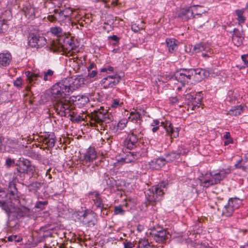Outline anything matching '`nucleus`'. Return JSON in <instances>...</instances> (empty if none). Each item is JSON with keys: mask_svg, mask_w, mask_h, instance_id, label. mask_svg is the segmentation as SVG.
Segmentation results:
<instances>
[{"mask_svg": "<svg viewBox=\"0 0 248 248\" xmlns=\"http://www.w3.org/2000/svg\"><path fill=\"white\" fill-rule=\"evenodd\" d=\"M8 195L4 191H0V207L9 216L10 214L18 212L19 208L17 206L20 204V193L17 191L16 184L12 181L9 183Z\"/></svg>", "mask_w": 248, "mask_h": 248, "instance_id": "nucleus-1", "label": "nucleus"}, {"mask_svg": "<svg viewBox=\"0 0 248 248\" xmlns=\"http://www.w3.org/2000/svg\"><path fill=\"white\" fill-rule=\"evenodd\" d=\"M232 171V167L228 166L216 171L206 173L202 178L200 179L201 186L207 188L219 184L231 173Z\"/></svg>", "mask_w": 248, "mask_h": 248, "instance_id": "nucleus-2", "label": "nucleus"}, {"mask_svg": "<svg viewBox=\"0 0 248 248\" xmlns=\"http://www.w3.org/2000/svg\"><path fill=\"white\" fill-rule=\"evenodd\" d=\"M111 121L108 110L103 107L95 109L91 114L90 124L97 129L104 130L106 124Z\"/></svg>", "mask_w": 248, "mask_h": 248, "instance_id": "nucleus-3", "label": "nucleus"}, {"mask_svg": "<svg viewBox=\"0 0 248 248\" xmlns=\"http://www.w3.org/2000/svg\"><path fill=\"white\" fill-rule=\"evenodd\" d=\"M67 80L65 79L55 83L51 88V96L52 98L61 99L64 97H70L69 93L70 92Z\"/></svg>", "mask_w": 248, "mask_h": 248, "instance_id": "nucleus-4", "label": "nucleus"}, {"mask_svg": "<svg viewBox=\"0 0 248 248\" xmlns=\"http://www.w3.org/2000/svg\"><path fill=\"white\" fill-rule=\"evenodd\" d=\"M168 183L162 181L157 185L153 186L152 190L149 189L145 194L147 201L150 204H153L157 201L160 200L165 193Z\"/></svg>", "mask_w": 248, "mask_h": 248, "instance_id": "nucleus-5", "label": "nucleus"}, {"mask_svg": "<svg viewBox=\"0 0 248 248\" xmlns=\"http://www.w3.org/2000/svg\"><path fill=\"white\" fill-rule=\"evenodd\" d=\"M54 108L58 115L61 117H64L67 115L71 109L73 108L71 98L64 97L61 99L57 100L54 104Z\"/></svg>", "mask_w": 248, "mask_h": 248, "instance_id": "nucleus-6", "label": "nucleus"}, {"mask_svg": "<svg viewBox=\"0 0 248 248\" xmlns=\"http://www.w3.org/2000/svg\"><path fill=\"white\" fill-rule=\"evenodd\" d=\"M200 70H202V68L181 69L175 73L174 77L175 79L184 86L186 83H188L192 76L198 75L202 78V73L198 72Z\"/></svg>", "mask_w": 248, "mask_h": 248, "instance_id": "nucleus-7", "label": "nucleus"}, {"mask_svg": "<svg viewBox=\"0 0 248 248\" xmlns=\"http://www.w3.org/2000/svg\"><path fill=\"white\" fill-rule=\"evenodd\" d=\"M139 129L134 128L130 131L123 142L124 146L128 150H133L139 145V138L137 135Z\"/></svg>", "mask_w": 248, "mask_h": 248, "instance_id": "nucleus-8", "label": "nucleus"}, {"mask_svg": "<svg viewBox=\"0 0 248 248\" xmlns=\"http://www.w3.org/2000/svg\"><path fill=\"white\" fill-rule=\"evenodd\" d=\"M202 96L200 93L192 94L187 93L185 99L187 105V110H194L200 107L202 100Z\"/></svg>", "mask_w": 248, "mask_h": 248, "instance_id": "nucleus-9", "label": "nucleus"}, {"mask_svg": "<svg viewBox=\"0 0 248 248\" xmlns=\"http://www.w3.org/2000/svg\"><path fill=\"white\" fill-rule=\"evenodd\" d=\"M151 235L154 240L158 244H166L171 237V234L167 230L160 227L154 228Z\"/></svg>", "mask_w": 248, "mask_h": 248, "instance_id": "nucleus-10", "label": "nucleus"}, {"mask_svg": "<svg viewBox=\"0 0 248 248\" xmlns=\"http://www.w3.org/2000/svg\"><path fill=\"white\" fill-rule=\"evenodd\" d=\"M242 205V201L237 198H230L227 204L224 207L222 215L226 217H231L235 210Z\"/></svg>", "mask_w": 248, "mask_h": 248, "instance_id": "nucleus-11", "label": "nucleus"}, {"mask_svg": "<svg viewBox=\"0 0 248 248\" xmlns=\"http://www.w3.org/2000/svg\"><path fill=\"white\" fill-rule=\"evenodd\" d=\"M121 80V77L116 73L113 75L108 76L103 78L100 81L101 86L104 89H109L114 88L117 85Z\"/></svg>", "mask_w": 248, "mask_h": 248, "instance_id": "nucleus-12", "label": "nucleus"}, {"mask_svg": "<svg viewBox=\"0 0 248 248\" xmlns=\"http://www.w3.org/2000/svg\"><path fill=\"white\" fill-rule=\"evenodd\" d=\"M39 142L46 146V148L52 149L55 145L56 137L53 132H44L43 135L38 136L37 139Z\"/></svg>", "mask_w": 248, "mask_h": 248, "instance_id": "nucleus-13", "label": "nucleus"}, {"mask_svg": "<svg viewBox=\"0 0 248 248\" xmlns=\"http://www.w3.org/2000/svg\"><path fill=\"white\" fill-rule=\"evenodd\" d=\"M16 166L19 170L26 172V174H33L35 170L31 161L24 158H20Z\"/></svg>", "mask_w": 248, "mask_h": 248, "instance_id": "nucleus-14", "label": "nucleus"}, {"mask_svg": "<svg viewBox=\"0 0 248 248\" xmlns=\"http://www.w3.org/2000/svg\"><path fill=\"white\" fill-rule=\"evenodd\" d=\"M28 43L32 48L41 47L46 44V39L43 36L31 33L28 37Z\"/></svg>", "mask_w": 248, "mask_h": 248, "instance_id": "nucleus-15", "label": "nucleus"}, {"mask_svg": "<svg viewBox=\"0 0 248 248\" xmlns=\"http://www.w3.org/2000/svg\"><path fill=\"white\" fill-rule=\"evenodd\" d=\"M88 194L90 202L93 204V208L94 210L104 209L105 204L100 193L98 191H91Z\"/></svg>", "mask_w": 248, "mask_h": 248, "instance_id": "nucleus-16", "label": "nucleus"}, {"mask_svg": "<svg viewBox=\"0 0 248 248\" xmlns=\"http://www.w3.org/2000/svg\"><path fill=\"white\" fill-rule=\"evenodd\" d=\"M188 151L183 149L182 147H179L177 150L173 151L165 154L164 159L165 162H172L180 158L181 155H186Z\"/></svg>", "mask_w": 248, "mask_h": 248, "instance_id": "nucleus-17", "label": "nucleus"}, {"mask_svg": "<svg viewBox=\"0 0 248 248\" xmlns=\"http://www.w3.org/2000/svg\"><path fill=\"white\" fill-rule=\"evenodd\" d=\"M82 223L88 227H93L97 222V215L93 210L86 209Z\"/></svg>", "mask_w": 248, "mask_h": 248, "instance_id": "nucleus-18", "label": "nucleus"}, {"mask_svg": "<svg viewBox=\"0 0 248 248\" xmlns=\"http://www.w3.org/2000/svg\"><path fill=\"white\" fill-rule=\"evenodd\" d=\"M161 126H162L165 129L166 133L170 139L176 138L179 136L180 127H173L172 123L168 120H165L161 123Z\"/></svg>", "mask_w": 248, "mask_h": 248, "instance_id": "nucleus-19", "label": "nucleus"}, {"mask_svg": "<svg viewBox=\"0 0 248 248\" xmlns=\"http://www.w3.org/2000/svg\"><path fill=\"white\" fill-rule=\"evenodd\" d=\"M64 16L61 9H56L54 10V14L48 15L47 19L51 22L58 21L61 25L63 23H67V20L64 18Z\"/></svg>", "mask_w": 248, "mask_h": 248, "instance_id": "nucleus-20", "label": "nucleus"}, {"mask_svg": "<svg viewBox=\"0 0 248 248\" xmlns=\"http://www.w3.org/2000/svg\"><path fill=\"white\" fill-rule=\"evenodd\" d=\"M141 156V154L140 152H129L124 157L118 159V162L123 163H129L135 161L140 158Z\"/></svg>", "mask_w": 248, "mask_h": 248, "instance_id": "nucleus-21", "label": "nucleus"}, {"mask_svg": "<svg viewBox=\"0 0 248 248\" xmlns=\"http://www.w3.org/2000/svg\"><path fill=\"white\" fill-rule=\"evenodd\" d=\"M65 79L67 80V81L68 82V84H69L68 87L70 88L69 89L70 92H71L76 90L77 89L79 88L82 85L84 84L83 78H80V77H78L75 78H73L72 77H70L66 78Z\"/></svg>", "mask_w": 248, "mask_h": 248, "instance_id": "nucleus-22", "label": "nucleus"}, {"mask_svg": "<svg viewBox=\"0 0 248 248\" xmlns=\"http://www.w3.org/2000/svg\"><path fill=\"white\" fill-rule=\"evenodd\" d=\"M233 33L232 36V42L236 46H240L244 40L245 34L243 31H240L237 28L233 30Z\"/></svg>", "mask_w": 248, "mask_h": 248, "instance_id": "nucleus-23", "label": "nucleus"}, {"mask_svg": "<svg viewBox=\"0 0 248 248\" xmlns=\"http://www.w3.org/2000/svg\"><path fill=\"white\" fill-rule=\"evenodd\" d=\"M70 97L72 100L73 106H77L79 108H82L89 101L88 97L84 95L73 96Z\"/></svg>", "mask_w": 248, "mask_h": 248, "instance_id": "nucleus-24", "label": "nucleus"}, {"mask_svg": "<svg viewBox=\"0 0 248 248\" xmlns=\"http://www.w3.org/2000/svg\"><path fill=\"white\" fill-rule=\"evenodd\" d=\"M141 113L143 115H144L145 111L144 109H140V111L138 109H135L134 111L130 112L128 119L130 122L134 123H138V121H140V124L142 121Z\"/></svg>", "mask_w": 248, "mask_h": 248, "instance_id": "nucleus-25", "label": "nucleus"}, {"mask_svg": "<svg viewBox=\"0 0 248 248\" xmlns=\"http://www.w3.org/2000/svg\"><path fill=\"white\" fill-rule=\"evenodd\" d=\"M97 157L96 152L94 148L90 147L84 155L83 161L86 163L94 161Z\"/></svg>", "mask_w": 248, "mask_h": 248, "instance_id": "nucleus-26", "label": "nucleus"}, {"mask_svg": "<svg viewBox=\"0 0 248 248\" xmlns=\"http://www.w3.org/2000/svg\"><path fill=\"white\" fill-rule=\"evenodd\" d=\"M195 7L193 6L183 9L178 14V17L184 20H188L194 17L193 9Z\"/></svg>", "mask_w": 248, "mask_h": 248, "instance_id": "nucleus-27", "label": "nucleus"}, {"mask_svg": "<svg viewBox=\"0 0 248 248\" xmlns=\"http://www.w3.org/2000/svg\"><path fill=\"white\" fill-rule=\"evenodd\" d=\"M25 74L27 77V81L31 84L39 82L40 81L39 78L42 77V74L40 73H35L29 71H26Z\"/></svg>", "mask_w": 248, "mask_h": 248, "instance_id": "nucleus-28", "label": "nucleus"}, {"mask_svg": "<svg viewBox=\"0 0 248 248\" xmlns=\"http://www.w3.org/2000/svg\"><path fill=\"white\" fill-rule=\"evenodd\" d=\"M166 43L168 48L169 52L171 53H174L177 50L179 45L178 41L173 38H166Z\"/></svg>", "mask_w": 248, "mask_h": 248, "instance_id": "nucleus-29", "label": "nucleus"}, {"mask_svg": "<svg viewBox=\"0 0 248 248\" xmlns=\"http://www.w3.org/2000/svg\"><path fill=\"white\" fill-rule=\"evenodd\" d=\"M165 163L163 158H158L149 162V166L152 170H159L165 165Z\"/></svg>", "mask_w": 248, "mask_h": 248, "instance_id": "nucleus-30", "label": "nucleus"}, {"mask_svg": "<svg viewBox=\"0 0 248 248\" xmlns=\"http://www.w3.org/2000/svg\"><path fill=\"white\" fill-rule=\"evenodd\" d=\"M12 60V55L9 52L0 53V65L7 66Z\"/></svg>", "mask_w": 248, "mask_h": 248, "instance_id": "nucleus-31", "label": "nucleus"}, {"mask_svg": "<svg viewBox=\"0 0 248 248\" xmlns=\"http://www.w3.org/2000/svg\"><path fill=\"white\" fill-rule=\"evenodd\" d=\"M235 169H240L244 171L248 169V154L243 158L239 160L234 165Z\"/></svg>", "mask_w": 248, "mask_h": 248, "instance_id": "nucleus-32", "label": "nucleus"}, {"mask_svg": "<svg viewBox=\"0 0 248 248\" xmlns=\"http://www.w3.org/2000/svg\"><path fill=\"white\" fill-rule=\"evenodd\" d=\"M72 39L70 37L65 36L63 35L60 38L57 39V41L59 45L62 49L65 52H66V49L69 46V44L70 43Z\"/></svg>", "mask_w": 248, "mask_h": 248, "instance_id": "nucleus-33", "label": "nucleus"}, {"mask_svg": "<svg viewBox=\"0 0 248 248\" xmlns=\"http://www.w3.org/2000/svg\"><path fill=\"white\" fill-rule=\"evenodd\" d=\"M43 183H42L34 182L28 185L27 186L29 192L37 195L39 194L38 190L40 189Z\"/></svg>", "mask_w": 248, "mask_h": 248, "instance_id": "nucleus-34", "label": "nucleus"}, {"mask_svg": "<svg viewBox=\"0 0 248 248\" xmlns=\"http://www.w3.org/2000/svg\"><path fill=\"white\" fill-rule=\"evenodd\" d=\"M123 99L120 98H113L110 101L109 108L112 109H120L123 107Z\"/></svg>", "mask_w": 248, "mask_h": 248, "instance_id": "nucleus-35", "label": "nucleus"}, {"mask_svg": "<svg viewBox=\"0 0 248 248\" xmlns=\"http://www.w3.org/2000/svg\"><path fill=\"white\" fill-rule=\"evenodd\" d=\"M207 50H209V47L205 43H200L194 46L192 52L196 54L203 51H207Z\"/></svg>", "mask_w": 248, "mask_h": 248, "instance_id": "nucleus-36", "label": "nucleus"}, {"mask_svg": "<svg viewBox=\"0 0 248 248\" xmlns=\"http://www.w3.org/2000/svg\"><path fill=\"white\" fill-rule=\"evenodd\" d=\"M245 9H237L235 11V15L236 16V19L239 25L243 24L245 22L246 17L244 15Z\"/></svg>", "mask_w": 248, "mask_h": 248, "instance_id": "nucleus-37", "label": "nucleus"}, {"mask_svg": "<svg viewBox=\"0 0 248 248\" xmlns=\"http://www.w3.org/2000/svg\"><path fill=\"white\" fill-rule=\"evenodd\" d=\"M244 107L242 105L233 106L229 111V114L232 116L240 115L244 111Z\"/></svg>", "mask_w": 248, "mask_h": 248, "instance_id": "nucleus-38", "label": "nucleus"}, {"mask_svg": "<svg viewBox=\"0 0 248 248\" xmlns=\"http://www.w3.org/2000/svg\"><path fill=\"white\" fill-rule=\"evenodd\" d=\"M136 248H154L153 245H151L147 239L145 238H140L138 242Z\"/></svg>", "mask_w": 248, "mask_h": 248, "instance_id": "nucleus-39", "label": "nucleus"}, {"mask_svg": "<svg viewBox=\"0 0 248 248\" xmlns=\"http://www.w3.org/2000/svg\"><path fill=\"white\" fill-rule=\"evenodd\" d=\"M26 174V172H23L16 168V171L14 172V175L15 176V179H16L19 183H22L25 178Z\"/></svg>", "mask_w": 248, "mask_h": 248, "instance_id": "nucleus-40", "label": "nucleus"}, {"mask_svg": "<svg viewBox=\"0 0 248 248\" xmlns=\"http://www.w3.org/2000/svg\"><path fill=\"white\" fill-rule=\"evenodd\" d=\"M50 31L53 35L57 36L58 39L63 36L62 30L60 27H51L50 29Z\"/></svg>", "mask_w": 248, "mask_h": 248, "instance_id": "nucleus-41", "label": "nucleus"}, {"mask_svg": "<svg viewBox=\"0 0 248 248\" xmlns=\"http://www.w3.org/2000/svg\"><path fill=\"white\" fill-rule=\"evenodd\" d=\"M62 11L63 16H64V18H66V20L67 21V23L70 24L71 22V16L73 13V10L70 8H66L64 9L61 10Z\"/></svg>", "mask_w": 248, "mask_h": 248, "instance_id": "nucleus-42", "label": "nucleus"}, {"mask_svg": "<svg viewBox=\"0 0 248 248\" xmlns=\"http://www.w3.org/2000/svg\"><path fill=\"white\" fill-rule=\"evenodd\" d=\"M86 213V209L82 210L81 211H77L74 212V216L81 222L82 223L84 220V215Z\"/></svg>", "mask_w": 248, "mask_h": 248, "instance_id": "nucleus-43", "label": "nucleus"}, {"mask_svg": "<svg viewBox=\"0 0 248 248\" xmlns=\"http://www.w3.org/2000/svg\"><path fill=\"white\" fill-rule=\"evenodd\" d=\"M26 155L31 157L32 158L35 159H40L41 158V155L40 154L36 153L32 149H30L27 151Z\"/></svg>", "mask_w": 248, "mask_h": 248, "instance_id": "nucleus-44", "label": "nucleus"}, {"mask_svg": "<svg viewBox=\"0 0 248 248\" xmlns=\"http://www.w3.org/2000/svg\"><path fill=\"white\" fill-rule=\"evenodd\" d=\"M128 120L126 118L122 119L117 124L118 128L120 130L124 129L128 123Z\"/></svg>", "mask_w": 248, "mask_h": 248, "instance_id": "nucleus-45", "label": "nucleus"}, {"mask_svg": "<svg viewBox=\"0 0 248 248\" xmlns=\"http://www.w3.org/2000/svg\"><path fill=\"white\" fill-rule=\"evenodd\" d=\"M54 74V71L51 69H48L46 72L44 73L43 79L46 81L50 80L51 79V77Z\"/></svg>", "mask_w": 248, "mask_h": 248, "instance_id": "nucleus-46", "label": "nucleus"}, {"mask_svg": "<svg viewBox=\"0 0 248 248\" xmlns=\"http://www.w3.org/2000/svg\"><path fill=\"white\" fill-rule=\"evenodd\" d=\"M48 203L47 201H38L36 202L35 207L40 210H44L45 209V206Z\"/></svg>", "mask_w": 248, "mask_h": 248, "instance_id": "nucleus-47", "label": "nucleus"}, {"mask_svg": "<svg viewBox=\"0 0 248 248\" xmlns=\"http://www.w3.org/2000/svg\"><path fill=\"white\" fill-rule=\"evenodd\" d=\"M69 46H68L66 51L69 52L71 51H76L78 46L75 45L74 41L72 39L70 43L69 44Z\"/></svg>", "mask_w": 248, "mask_h": 248, "instance_id": "nucleus-48", "label": "nucleus"}, {"mask_svg": "<svg viewBox=\"0 0 248 248\" xmlns=\"http://www.w3.org/2000/svg\"><path fill=\"white\" fill-rule=\"evenodd\" d=\"M107 185L109 186L110 188H113L116 185V180L112 177H108L106 180Z\"/></svg>", "mask_w": 248, "mask_h": 248, "instance_id": "nucleus-49", "label": "nucleus"}, {"mask_svg": "<svg viewBox=\"0 0 248 248\" xmlns=\"http://www.w3.org/2000/svg\"><path fill=\"white\" fill-rule=\"evenodd\" d=\"M114 212L115 215H123L125 211L121 206H117L115 207Z\"/></svg>", "mask_w": 248, "mask_h": 248, "instance_id": "nucleus-50", "label": "nucleus"}, {"mask_svg": "<svg viewBox=\"0 0 248 248\" xmlns=\"http://www.w3.org/2000/svg\"><path fill=\"white\" fill-rule=\"evenodd\" d=\"M8 27L3 20L0 19V33H4L7 30Z\"/></svg>", "mask_w": 248, "mask_h": 248, "instance_id": "nucleus-51", "label": "nucleus"}, {"mask_svg": "<svg viewBox=\"0 0 248 248\" xmlns=\"http://www.w3.org/2000/svg\"><path fill=\"white\" fill-rule=\"evenodd\" d=\"M15 160L13 159H11V158H7L6 159L5 161V166L6 168H9L11 166H14L15 164Z\"/></svg>", "mask_w": 248, "mask_h": 248, "instance_id": "nucleus-52", "label": "nucleus"}, {"mask_svg": "<svg viewBox=\"0 0 248 248\" xmlns=\"http://www.w3.org/2000/svg\"><path fill=\"white\" fill-rule=\"evenodd\" d=\"M199 71V72L202 73V78L208 77L210 74V71L206 69L202 68V70H200Z\"/></svg>", "mask_w": 248, "mask_h": 248, "instance_id": "nucleus-53", "label": "nucleus"}, {"mask_svg": "<svg viewBox=\"0 0 248 248\" xmlns=\"http://www.w3.org/2000/svg\"><path fill=\"white\" fill-rule=\"evenodd\" d=\"M123 244L124 248H134L135 247V244L127 240H125L123 242Z\"/></svg>", "mask_w": 248, "mask_h": 248, "instance_id": "nucleus-54", "label": "nucleus"}, {"mask_svg": "<svg viewBox=\"0 0 248 248\" xmlns=\"http://www.w3.org/2000/svg\"><path fill=\"white\" fill-rule=\"evenodd\" d=\"M83 120V118L78 114L76 115L74 117H71V121L76 123H79Z\"/></svg>", "mask_w": 248, "mask_h": 248, "instance_id": "nucleus-55", "label": "nucleus"}, {"mask_svg": "<svg viewBox=\"0 0 248 248\" xmlns=\"http://www.w3.org/2000/svg\"><path fill=\"white\" fill-rule=\"evenodd\" d=\"M14 85L15 87L17 88H20L22 85V78L20 77L16 78V79L14 81Z\"/></svg>", "mask_w": 248, "mask_h": 248, "instance_id": "nucleus-56", "label": "nucleus"}, {"mask_svg": "<svg viewBox=\"0 0 248 248\" xmlns=\"http://www.w3.org/2000/svg\"><path fill=\"white\" fill-rule=\"evenodd\" d=\"M75 107L73 106V108L72 109H71V110L69 111L68 114H69V115H67L66 116H64L66 118H70V120L71 121V117H74L76 116V115H77V113L75 111Z\"/></svg>", "mask_w": 248, "mask_h": 248, "instance_id": "nucleus-57", "label": "nucleus"}, {"mask_svg": "<svg viewBox=\"0 0 248 248\" xmlns=\"http://www.w3.org/2000/svg\"><path fill=\"white\" fill-rule=\"evenodd\" d=\"M131 30L135 32H137L141 30H142V28L137 25V24H133L131 27Z\"/></svg>", "mask_w": 248, "mask_h": 248, "instance_id": "nucleus-58", "label": "nucleus"}, {"mask_svg": "<svg viewBox=\"0 0 248 248\" xmlns=\"http://www.w3.org/2000/svg\"><path fill=\"white\" fill-rule=\"evenodd\" d=\"M169 102L170 104L174 105L176 103H179V100L177 96H172L169 98Z\"/></svg>", "mask_w": 248, "mask_h": 248, "instance_id": "nucleus-59", "label": "nucleus"}, {"mask_svg": "<svg viewBox=\"0 0 248 248\" xmlns=\"http://www.w3.org/2000/svg\"><path fill=\"white\" fill-rule=\"evenodd\" d=\"M97 72L95 70L88 71V77L90 78H94L97 76Z\"/></svg>", "mask_w": 248, "mask_h": 248, "instance_id": "nucleus-60", "label": "nucleus"}, {"mask_svg": "<svg viewBox=\"0 0 248 248\" xmlns=\"http://www.w3.org/2000/svg\"><path fill=\"white\" fill-rule=\"evenodd\" d=\"M114 70V68L113 67H112L110 65H108L106 67L102 68L100 69V71L101 72H107V71H109L110 72H113Z\"/></svg>", "mask_w": 248, "mask_h": 248, "instance_id": "nucleus-61", "label": "nucleus"}, {"mask_svg": "<svg viewBox=\"0 0 248 248\" xmlns=\"http://www.w3.org/2000/svg\"><path fill=\"white\" fill-rule=\"evenodd\" d=\"M241 59L245 66L248 67V54L242 55L241 56Z\"/></svg>", "mask_w": 248, "mask_h": 248, "instance_id": "nucleus-62", "label": "nucleus"}, {"mask_svg": "<svg viewBox=\"0 0 248 248\" xmlns=\"http://www.w3.org/2000/svg\"><path fill=\"white\" fill-rule=\"evenodd\" d=\"M209 50H207V51H205V52H203V51L202 52V56L203 58H209L210 57V55L211 54V53L210 51H208Z\"/></svg>", "mask_w": 248, "mask_h": 248, "instance_id": "nucleus-63", "label": "nucleus"}, {"mask_svg": "<svg viewBox=\"0 0 248 248\" xmlns=\"http://www.w3.org/2000/svg\"><path fill=\"white\" fill-rule=\"evenodd\" d=\"M108 38L116 42H118L120 40V38L117 35H115L110 36L108 37Z\"/></svg>", "mask_w": 248, "mask_h": 248, "instance_id": "nucleus-64", "label": "nucleus"}]
</instances>
